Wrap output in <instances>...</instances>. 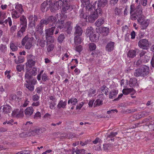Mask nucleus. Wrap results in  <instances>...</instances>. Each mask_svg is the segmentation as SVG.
<instances>
[{
  "mask_svg": "<svg viewBox=\"0 0 154 154\" xmlns=\"http://www.w3.org/2000/svg\"><path fill=\"white\" fill-rule=\"evenodd\" d=\"M96 2H95L93 5L92 7V10L89 11L88 12H91V15L88 17V21L90 23L94 22L95 20L97 19L99 15H101L102 13V9L101 8H99L98 9L96 8Z\"/></svg>",
  "mask_w": 154,
  "mask_h": 154,
  "instance_id": "obj_1",
  "label": "nucleus"
},
{
  "mask_svg": "<svg viewBox=\"0 0 154 154\" xmlns=\"http://www.w3.org/2000/svg\"><path fill=\"white\" fill-rule=\"evenodd\" d=\"M130 17L132 20H135L137 17L142 13V8L140 5L135 8L134 5L131 4L130 6Z\"/></svg>",
  "mask_w": 154,
  "mask_h": 154,
  "instance_id": "obj_2",
  "label": "nucleus"
},
{
  "mask_svg": "<svg viewBox=\"0 0 154 154\" xmlns=\"http://www.w3.org/2000/svg\"><path fill=\"white\" fill-rule=\"evenodd\" d=\"M149 67L144 65L140 68L135 70L134 73V75L136 77L139 76L144 77L149 74Z\"/></svg>",
  "mask_w": 154,
  "mask_h": 154,
  "instance_id": "obj_3",
  "label": "nucleus"
},
{
  "mask_svg": "<svg viewBox=\"0 0 154 154\" xmlns=\"http://www.w3.org/2000/svg\"><path fill=\"white\" fill-rule=\"evenodd\" d=\"M56 23V26L57 27L60 29H61L64 27L65 29H66L68 33L70 34L71 33L72 29V23L68 21L66 22L64 27V20H59Z\"/></svg>",
  "mask_w": 154,
  "mask_h": 154,
  "instance_id": "obj_4",
  "label": "nucleus"
},
{
  "mask_svg": "<svg viewBox=\"0 0 154 154\" xmlns=\"http://www.w3.org/2000/svg\"><path fill=\"white\" fill-rule=\"evenodd\" d=\"M33 39V37H29L28 35H26L22 40L21 43L22 45H25L26 49H29L32 46Z\"/></svg>",
  "mask_w": 154,
  "mask_h": 154,
  "instance_id": "obj_5",
  "label": "nucleus"
},
{
  "mask_svg": "<svg viewBox=\"0 0 154 154\" xmlns=\"http://www.w3.org/2000/svg\"><path fill=\"white\" fill-rule=\"evenodd\" d=\"M138 23L140 25L142 29H145L149 24V20L144 19L142 17H139L137 19Z\"/></svg>",
  "mask_w": 154,
  "mask_h": 154,
  "instance_id": "obj_6",
  "label": "nucleus"
},
{
  "mask_svg": "<svg viewBox=\"0 0 154 154\" xmlns=\"http://www.w3.org/2000/svg\"><path fill=\"white\" fill-rule=\"evenodd\" d=\"M62 7V12L64 14L69 12L72 10L70 4L68 2L67 0H64V3Z\"/></svg>",
  "mask_w": 154,
  "mask_h": 154,
  "instance_id": "obj_7",
  "label": "nucleus"
},
{
  "mask_svg": "<svg viewBox=\"0 0 154 154\" xmlns=\"http://www.w3.org/2000/svg\"><path fill=\"white\" fill-rule=\"evenodd\" d=\"M138 45L140 48L143 49H147L149 46V43L146 39H143L139 41Z\"/></svg>",
  "mask_w": 154,
  "mask_h": 154,
  "instance_id": "obj_8",
  "label": "nucleus"
},
{
  "mask_svg": "<svg viewBox=\"0 0 154 154\" xmlns=\"http://www.w3.org/2000/svg\"><path fill=\"white\" fill-rule=\"evenodd\" d=\"M44 71V70H42L40 71V73L38 75L37 78L38 81H39L41 80V77L42 80L44 82L46 81L48 79L47 73L45 72H44L43 73Z\"/></svg>",
  "mask_w": 154,
  "mask_h": 154,
  "instance_id": "obj_9",
  "label": "nucleus"
},
{
  "mask_svg": "<svg viewBox=\"0 0 154 154\" xmlns=\"http://www.w3.org/2000/svg\"><path fill=\"white\" fill-rule=\"evenodd\" d=\"M12 116L13 117H21L23 116V109L20 110L18 109H14L12 111Z\"/></svg>",
  "mask_w": 154,
  "mask_h": 154,
  "instance_id": "obj_10",
  "label": "nucleus"
},
{
  "mask_svg": "<svg viewBox=\"0 0 154 154\" xmlns=\"http://www.w3.org/2000/svg\"><path fill=\"white\" fill-rule=\"evenodd\" d=\"M64 0L62 1L61 0H58L55 2L52 7V11L54 10L57 11L59 10L62 7L63 4Z\"/></svg>",
  "mask_w": 154,
  "mask_h": 154,
  "instance_id": "obj_11",
  "label": "nucleus"
},
{
  "mask_svg": "<svg viewBox=\"0 0 154 154\" xmlns=\"http://www.w3.org/2000/svg\"><path fill=\"white\" fill-rule=\"evenodd\" d=\"M46 19L48 24H49L50 26H54L57 20L56 17L53 16H50Z\"/></svg>",
  "mask_w": 154,
  "mask_h": 154,
  "instance_id": "obj_12",
  "label": "nucleus"
},
{
  "mask_svg": "<svg viewBox=\"0 0 154 154\" xmlns=\"http://www.w3.org/2000/svg\"><path fill=\"white\" fill-rule=\"evenodd\" d=\"M35 35L36 39L37 40V45L38 46L39 45L42 48L45 47V41L43 38H39L38 37L35 35Z\"/></svg>",
  "mask_w": 154,
  "mask_h": 154,
  "instance_id": "obj_13",
  "label": "nucleus"
},
{
  "mask_svg": "<svg viewBox=\"0 0 154 154\" xmlns=\"http://www.w3.org/2000/svg\"><path fill=\"white\" fill-rule=\"evenodd\" d=\"M20 26L21 27L26 29L27 25V20L26 17L24 15H23L20 17Z\"/></svg>",
  "mask_w": 154,
  "mask_h": 154,
  "instance_id": "obj_14",
  "label": "nucleus"
},
{
  "mask_svg": "<svg viewBox=\"0 0 154 154\" xmlns=\"http://www.w3.org/2000/svg\"><path fill=\"white\" fill-rule=\"evenodd\" d=\"M44 129L41 128H37L31 131L30 133L32 136H35L37 135H39L43 132Z\"/></svg>",
  "mask_w": 154,
  "mask_h": 154,
  "instance_id": "obj_15",
  "label": "nucleus"
},
{
  "mask_svg": "<svg viewBox=\"0 0 154 154\" xmlns=\"http://www.w3.org/2000/svg\"><path fill=\"white\" fill-rule=\"evenodd\" d=\"M96 2L97 1H96ZM107 0H99L98 1V2L97 5L96 2V8L98 9L100 7L103 8L105 7L108 3Z\"/></svg>",
  "mask_w": 154,
  "mask_h": 154,
  "instance_id": "obj_16",
  "label": "nucleus"
},
{
  "mask_svg": "<svg viewBox=\"0 0 154 154\" xmlns=\"http://www.w3.org/2000/svg\"><path fill=\"white\" fill-rule=\"evenodd\" d=\"M51 2L50 1L46 0L44 1L41 5V10L42 11L44 12L45 9L46 7L47 9H48L51 6Z\"/></svg>",
  "mask_w": 154,
  "mask_h": 154,
  "instance_id": "obj_17",
  "label": "nucleus"
},
{
  "mask_svg": "<svg viewBox=\"0 0 154 154\" xmlns=\"http://www.w3.org/2000/svg\"><path fill=\"white\" fill-rule=\"evenodd\" d=\"M35 62L34 60L27 61L26 63V71H29L32 67L34 66Z\"/></svg>",
  "mask_w": 154,
  "mask_h": 154,
  "instance_id": "obj_18",
  "label": "nucleus"
},
{
  "mask_svg": "<svg viewBox=\"0 0 154 154\" xmlns=\"http://www.w3.org/2000/svg\"><path fill=\"white\" fill-rule=\"evenodd\" d=\"M81 2L83 4H85L86 6V10H88L89 11H91L92 10V7L93 5H91L90 4V1L89 0H80Z\"/></svg>",
  "mask_w": 154,
  "mask_h": 154,
  "instance_id": "obj_19",
  "label": "nucleus"
},
{
  "mask_svg": "<svg viewBox=\"0 0 154 154\" xmlns=\"http://www.w3.org/2000/svg\"><path fill=\"white\" fill-rule=\"evenodd\" d=\"M114 43L110 42L108 43L106 47V50L108 52H110L112 51L114 48Z\"/></svg>",
  "mask_w": 154,
  "mask_h": 154,
  "instance_id": "obj_20",
  "label": "nucleus"
},
{
  "mask_svg": "<svg viewBox=\"0 0 154 154\" xmlns=\"http://www.w3.org/2000/svg\"><path fill=\"white\" fill-rule=\"evenodd\" d=\"M55 28V27L53 26L46 29L45 30V36H52L54 33Z\"/></svg>",
  "mask_w": 154,
  "mask_h": 154,
  "instance_id": "obj_21",
  "label": "nucleus"
},
{
  "mask_svg": "<svg viewBox=\"0 0 154 154\" xmlns=\"http://www.w3.org/2000/svg\"><path fill=\"white\" fill-rule=\"evenodd\" d=\"M22 14L14 9L12 10V12L11 13L12 17L14 19H17L18 18L20 17L21 14Z\"/></svg>",
  "mask_w": 154,
  "mask_h": 154,
  "instance_id": "obj_22",
  "label": "nucleus"
},
{
  "mask_svg": "<svg viewBox=\"0 0 154 154\" xmlns=\"http://www.w3.org/2000/svg\"><path fill=\"white\" fill-rule=\"evenodd\" d=\"M67 104V100L63 101V100H60L58 102L57 105V108L60 109L61 108H65Z\"/></svg>",
  "mask_w": 154,
  "mask_h": 154,
  "instance_id": "obj_23",
  "label": "nucleus"
},
{
  "mask_svg": "<svg viewBox=\"0 0 154 154\" xmlns=\"http://www.w3.org/2000/svg\"><path fill=\"white\" fill-rule=\"evenodd\" d=\"M34 110V109L32 106L28 107L25 110V114L26 116H31Z\"/></svg>",
  "mask_w": 154,
  "mask_h": 154,
  "instance_id": "obj_24",
  "label": "nucleus"
},
{
  "mask_svg": "<svg viewBox=\"0 0 154 154\" xmlns=\"http://www.w3.org/2000/svg\"><path fill=\"white\" fill-rule=\"evenodd\" d=\"M90 40L91 42H97L99 39L98 36H97L96 32H94L91 35L89 36Z\"/></svg>",
  "mask_w": 154,
  "mask_h": 154,
  "instance_id": "obj_25",
  "label": "nucleus"
},
{
  "mask_svg": "<svg viewBox=\"0 0 154 154\" xmlns=\"http://www.w3.org/2000/svg\"><path fill=\"white\" fill-rule=\"evenodd\" d=\"M26 29L21 27L20 29L17 32V37L18 39H20L23 35V33L25 31Z\"/></svg>",
  "mask_w": 154,
  "mask_h": 154,
  "instance_id": "obj_26",
  "label": "nucleus"
},
{
  "mask_svg": "<svg viewBox=\"0 0 154 154\" xmlns=\"http://www.w3.org/2000/svg\"><path fill=\"white\" fill-rule=\"evenodd\" d=\"M26 83L24 84V86L28 88L30 91H32L34 90V86L31 83H30L29 81L26 80Z\"/></svg>",
  "mask_w": 154,
  "mask_h": 154,
  "instance_id": "obj_27",
  "label": "nucleus"
},
{
  "mask_svg": "<svg viewBox=\"0 0 154 154\" xmlns=\"http://www.w3.org/2000/svg\"><path fill=\"white\" fill-rule=\"evenodd\" d=\"M96 90L93 88H91L88 91V96L89 97H92L96 95Z\"/></svg>",
  "mask_w": 154,
  "mask_h": 154,
  "instance_id": "obj_28",
  "label": "nucleus"
},
{
  "mask_svg": "<svg viewBox=\"0 0 154 154\" xmlns=\"http://www.w3.org/2000/svg\"><path fill=\"white\" fill-rule=\"evenodd\" d=\"M78 102V100L77 99L74 97H71L68 100V104H70L72 106H75Z\"/></svg>",
  "mask_w": 154,
  "mask_h": 154,
  "instance_id": "obj_29",
  "label": "nucleus"
},
{
  "mask_svg": "<svg viewBox=\"0 0 154 154\" xmlns=\"http://www.w3.org/2000/svg\"><path fill=\"white\" fill-rule=\"evenodd\" d=\"M137 82V80L135 78L130 79L129 82V84L131 87H134L135 85Z\"/></svg>",
  "mask_w": 154,
  "mask_h": 154,
  "instance_id": "obj_30",
  "label": "nucleus"
},
{
  "mask_svg": "<svg viewBox=\"0 0 154 154\" xmlns=\"http://www.w3.org/2000/svg\"><path fill=\"white\" fill-rule=\"evenodd\" d=\"M104 22V19L103 18H99L95 22V25L99 27L103 25Z\"/></svg>",
  "mask_w": 154,
  "mask_h": 154,
  "instance_id": "obj_31",
  "label": "nucleus"
},
{
  "mask_svg": "<svg viewBox=\"0 0 154 154\" xmlns=\"http://www.w3.org/2000/svg\"><path fill=\"white\" fill-rule=\"evenodd\" d=\"M15 8L17 11L19 12L20 14H22L23 10V6L21 4L17 3L16 4Z\"/></svg>",
  "mask_w": 154,
  "mask_h": 154,
  "instance_id": "obj_32",
  "label": "nucleus"
},
{
  "mask_svg": "<svg viewBox=\"0 0 154 154\" xmlns=\"http://www.w3.org/2000/svg\"><path fill=\"white\" fill-rule=\"evenodd\" d=\"M3 112H4L5 113H10L11 111V106L6 105L4 106H3Z\"/></svg>",
  "mask_w": 154,
  "mask_h": 154,
  "instance_id": "obj_33",
  "label": "nucleus"
},
{
  "mask_svg": "<svg viewBox=\"0 0 154 154\" xmlns=\"http://www.w3.org/2000/svg\"><path fill=\"white\" fill-rule=\"evenodd\" d=\"M75 33L76 35L81 36L82 33V30L81 28L79 26H77L75 27Z\"/></svg>",
  "mask_w": 154,
  "mask_h": 154,
  "instance_id": "obj_34",
  "label": "nucleus"
},
{
  "mask_svg": "<svg viewBox=\"0 0 154 154\" xmlns=\"http://www.w3.org/2000/svg\"><path fill=\"white\" fill-rule=\"evenodd\" d=\"M118 93V91L117 90H113L111 91L109 94V98L110 99H113L115 98Z\"/></svg>",
  "mask_w": 154,
  "mask_h": 154,
  "instance_id": "obj_35",
  "label": "nucleus"
},
{
  "mask_svg": "<svg viewBox=\"0 0 154 154\" xmlns=\"http://www.w3.org/2000/svg\"><path fill=\"white\" fill-rule=\"evenodd\" d=\"M85 150L84 149H75L72 150V154H84L85 153Z\"/></svg>",
  "mask_w": 154,
  "mask_h": 154,
  "instance_id": "obj_36",
  "label": "nucleus"
},
{
  "mask_svg": "<svg viewBox=\"0 0 154 154\" xmlns=\"http://www.w3.org/2000/svg\"><path fill=\"white\" fill-rule=\"evenodd\" d=\"M47 40V43L48 44H53L54 42V37L52 36H45Z\"/></svg>",
  "mask_w": 154,
  "mask_h": 154,
  "instance_id": "obj_37",
  "label": "nucleus"
},
{
  "mask_svg": "<svg viewBox=\"0 0 154 154\" xmlns=\"http://www.w3.org/2000/svg\"><path fill=\"white\" fill-rule=\"evenodd\" d=\"M109 29L107 27H103L101 30V33L104 36H106L108 35L109 32Z\"/></svg>",
  "mask_w": 154,
  "mask_h": 154,
  "instance_id": "obj_38",
  "label": "nucleus"
},
{
  "mask_svg": "<svg viewBox=\"0 0 154 154\" xmlns=\"http://www.w3.org/2000/svg\"><path fill=\"white\" fill-rule=\"evenodd\" d=\"M7 50V47L6 45L1 44L0 45V52L2 53H6Z\"/></svg>",
  "mask_w": 154,
  "mask_h": 154,
  "instance_id": "obj_39",
  "label": "nucleus"
},
{
  "mask_svg": "<svg viewBox=\"0 0 154 154\" xmlns=\"http://www.w3.org/2000/svg\"><path fill=\"white\" fill-rule=\"evenodd\" d=\"M26 82V80L29 81L32 77V75L29 71H26V72L25 75Z\"/></svg>",
  "mask_w": 154,
  "mask_h": 154,
  "instance_id": "obj_40",
  "label": "nucleus"
},
{
  "mask_svg": "<svg viewBox=\"0 0 154 154\" xmlns=\"http://www.w3.org/2000/svg\"><path fill=\"white\" fill-rule=\"evenodd\" d=\"M136 52L133 50H131L129 51L128 53V56L130 58H133L136 56Z\"/></svg>",
  "mask_w": 154,
  "mask_h": 154,
  "instance_id": "obj_41",
  "label": "nucleus"
},
{
  "mask_svg": "<svg viewBox=\"0 0 154 154\" xmlns=\"http://www.w3.org/2000/svg\"><path fill=\"white\" fill-rule=\"evenodd\" d=\"M74 42L75 44L78 45L81 43L82 38L80 36L76 35L74 38Z\"/></svg>",
  "mask_w": 154,
  "mask_h": 154,
  "instance_id": "obj_42",
  "label": "nucleus"
},
{
  "mask_svg": "<svg viewBox=\"0 0 154 154\" xmlns=\"http://www.w3.org/2000/svg\"><path fill=\"white\" fill-rule=\"evenodd\" d=\"M94 30L92 27H88L86 31V35L89 37L90 35H91V34L94 32Z\"/></svg>",
  "mask_w": 154,
  "mask_h": 154,
  "instance_id": "obj_43",
  "label": "nucleus"
},
{
  "mask_svg": "<svg viewBox=\"0 0 154 154\" xmlns=\"http://www.w3.org/2000/svg\"><path fill=\"white\" fill-rule=\"evenodd\" d=\"M97 48L96 44L93 43H90L88 45L89 50L91 51L95 50Z\"/></svg>",
  "mask_w": 154,
  "mask_h": 154,
  "instance_id": "obj_44",
  "label": "nucleus"
},
{
  "mask_svg": "<svg viewBox=\"0 0 154 154\" xmlns=\"http://www.w3.org/2000/svg\"><path fill=\"white\" fill-rule=\"evenodd\" d=\"M43 27L38 24L36 26L35 29V32L38 33L42 34L43 32Z\"/></svg>",
  "mask_w": 154,
  "mask_h": 154,
  "instance_id": "obj_45",
  "label": "nucleus"
},
{
  "mask_svg": "<svg viewBox=\"0 0 154 154\" xmlns=\"http://www.w3.org/2000/svg\"><path fill=\"white\" fill-rule=\"evenodd\" d=\"M103 148L104 150L109 151L111 149L112 146L111 144L109 143L103 144Z\"/></svg>",
  "mask_w": 154,
  "mask_h": 154,
  "instance_id": "obj_46",
  "label": "nucleus"
},
{
  "mask_svg": "<svg viewBox=\"0 0 154 154\" xmlns=\"http://www.w3.org/2000/svg\"><path fill=\"white\" fill-rule=\"evenodd\" d=\"M79 16L81 18L84 19L86 21H87V20H88L87 17L88 15L86 13L84 14L83 11H81Z\"/></svg>",
  "mask_w": 154,
  "mask_h": 154,
  "instance_id": "obj_47",
  "label": "nucleus"
},
{
  "mask_svg": "<svg viewBox=\"0 0 154 154\" xmlns=\"http://www.w3.org/2000/svg\"><path fill=\"white\" fill-rule=\"evenodd\" d=\"M103 103V100L99 99H97L94 103V107L98 106L102 104Z\"/></svg>",
  "mask_w": 154,
  "mask_h": 154,
  "instance_id": "obj_48",
  "label": "nucleus"
},
{
  "mask_svg": "<svg viewBox=\"0 0 154 154\" xmlns=\"http://www.w3.org/2000/svg\"><path fill=\"white\" fill-rule=\"evenodd\" d=\"M102 93L103 94H105L106 95L108 94L109 89L106 86H103L101 88Z\"/></svg>",
  "mask_w": 154,
  "mask_h": 154,
  "instance_id": "obj_49",
  "label": "nucleus"
},
{
  "mask_svg": "<svg viewBox=\"0 0 154 154\" xmlns=\"http://www.w3.org/2000/svg\"><path fill=\"white\" fill-rule=\"evenodd\" d=\"M24 61L23 57L22 56H19L18 59L15 60V62L16 63H19L23 62Z\"/></svg>",
  "mask_w": 154,
  "mask_h": 154,
  "instance_id": "obj_50",
  "label": "nucleus"
},
{
  "mask_svg": "<svg viewBox=\"0 0 154 154\" xmlns=\"http://www.w3.org/2000/svg\"><path fill=\"white\" fill-rule=\"evenodd\" d=\"M132 89H133L124 88L122 90V92L124 94L127 95L132 91Z\"/></svg>",
  "mask_w": 154,
  "mask_h": 154,
  "instance_id": "obj_51",
  "label": "nucleus"
},
{
  "mask_svg": "<svg viewBox=\"0 0 154 154\" xmlns=\"http://www.w3.org/2000/svg\"><path fill=\"white\" fill-rule=\"evenodd\" d=\"M150 57L146 55H145L143 58L140 59L142 60V62L143 63H146L149 61Z\"/></svg>",
  "mask_w": 154,
  "mask_h": 154,
  "instance_id": "obj_52",
  "label": "nucleus"
},
{
  "mask_svg": "<svg viewBox=\"0 0 154 154\" xmlns=\"http://www.w3.org/2000/svg\"><path fill=\"white\" fill-rule=\"evenodd\" d=\"M47 23L48 22H47L46 19L45 18L44 19H43L41 20L39 25L43 27L45 24L46 25L48 24Z\"/></svg>",
  "mask_w": 154,
  "mask_h": 154,
  "instance_id": "obj_53",
  "label": "nucleus"
},
{
  "mask_svg": "<svg viewBox=\"0 0 154 154\" xmlns=\"http://www.w3.org/2000/svg\"><path fill=\"white\" fill-rule=\"evenodd\" d=\"M4 23L7 24L8 23L9 25L10 26H11L12 25V20L10 17H8L7 19H6L4 21Z\"/></svg>",
  "mask_w": 154,
  "mask_h": 154,
  "instance_id": "obj_54",
  "label": "nucleus"
},
{
  "mask_svg": "<svg viewBox=\"0 0 154 154\" xmlns=\"http://www.w3.org/2000/svg\"><path fill=\"white\" fill-rule=\"evenodd\" d=\"M54 48V45L52 44L49 45L47 48V51L48 53L50 52L53 50Z\"/></svg>",
  "mask_w": 154,
  "mask_h": 154,
  "instance_id": "obj_55",
  "label": "nucleus"
},
{
  "mask_svg": "<svg viewBox=\"0 0 154 154\" xmlns=\"http://www.w3.org/2000/svg\"><path fill=\"white\" fill-rule=\"evenodd\" d=\"M10 48L13 51H16L18 49L17 47L13 43L10 44Z\"/></svg>",
  "mask_w": 154,
  "mask_h": 154,
  "instance_id": "obj_56",
  "label": "nucleus"
},
{
  "mask_svg": "<svg viewBox=\"0 0 154 154\" xmlns=\"http://www.w3.org/2000/svg\"><path fill=\"white\" fill-rule=\"evenodd\" d=\"M65 38L64 35L63 34H61L58 37V41L59 42H62Z\"/></svg>",
  "mask_w": 154,
  "mask_h": 154,
  "instance_id": "obj_57",
  "label": "nucleus"
},
{
  "mask_svg": "<svg viewBox=\"0 0 154 154\" xmlns=\"http://www.w3.org/2000/svg\"><path fill=\"white\" fill-rule=\"evenodd\" d=\"M121 11V10L120 9H119L118 7H116L115 8L114 10V14L116 15H119Z\"/></svg>",
  "mask_w": 154,
  "mask_h": 154,
  "instance_id": "obj_58",
  "label": "nucleus"
},
{
  "mask_svg": "<svg viewBox=\"0 0 154 154\" xmlns=\"http://www.w3.org/2000/svg\"><path fill=\"white\" fill-rule=\"evenodd\" d=\"M39 96L37 94H35L32 96V99L34 102L38 101V100H39Z\"/></svg>",
  "mask_w": 154,
  "mask_h": 154,
  "instance_id": "obj_59",
  "label": "nucleus"
},
{
  "mask_svg": "<svg viewBox=\"0 0 154 154\" xmlns=\"http://www.w3.org/2000/svg\"><path fill=\"white\" fill-rule=\"evenodd\" d=\"M32 75L35 76L37 74V68L33 67L30 72Z\"/></svg>",
  "mask_w": 154,
  "mask_h": 154,
  "instance_id": "obj_60",
  "label": "nucleus"
},
{
  "mask_svg": "<svg viewBox=\"0 0 154 154\" xmlns=\"http://www.w3.org/2000/svg\"><path fill=\"white\" fill-rule=\"evenodd\" d=\"M7 17L6 13L4 12L0 11V18L4 20Z\"/></svg>",
  "mask_w": 154,
  "mask_h": 154,
  "instance_id": "obj_61",
  "label": "nucleus"
},
{
  "mask_svg": "<svg viewBox=\"0 0 154 154\" xmlns=\"http://www.w3.org/2000/svg\"><path fill=\"white\" fill-rule=\"evenodd\" d=\"M117 134V132H111L108 136V137L110 138H114Z\"/></svg>",
  "mask_w": 154,
  "mask_h": 154,
  "instance_id": "obj_62",
  "label": "nucleus"
},
{
  "mask_svg": "<svg viewBox=\"0 0 154 154\" xmlns=\"http://www.w3.org/2000/svg\"><path fill=\"white\" fill-rule=\"evenodd\" d=\"M69 57V55L67 53H66L62 55L61 59L63 60L66 61L67 60Z\"/></svg>",
  "mask_w": 154,
  "mask_h": 154,
  "instance_id": "obj_63",
  "label": "nucleus"
},
{
  "mask_svg": "<svg viewBox=\"0 0 154 154\" xmlns=\"http://www.w3.org/2000/svg\"><path fill=\"white\" fill-rule=\"evenodd\" d=\"M75 50L76 51L80 53L82 50V46L81 45L76 46L75 48Z\"/></svg>",
  "mask_w": 154,
  "mask_h": 154,
  "instance_id": "obj_64",
  "label": "nucleus"
}]
</instances>
